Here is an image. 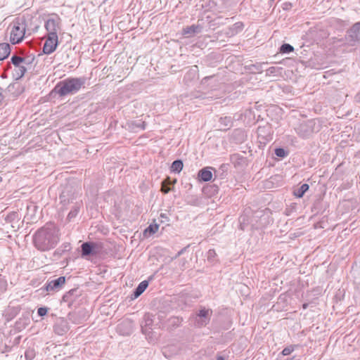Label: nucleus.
Masks as SVG:
<instances>
[{"label":"nucleus","instance_id":"obj_27","mask_svg":"<svg viewBox=\"0 0 360 360\" xmlns=\"http://www.w3.org/2000/svg\"><path fill=\"white\" fill-rule=\"evenodd\" d=\"M79 209H80V207L79 205H75L72 207V209L70 210V212H69L68 215V218L69 219H71L74 217H75L79 212Z\"/></svg>","mask_w":360,"mask_h":360},{"label":"nucleus","instance_id":"obj_7","mask_svg":"<svg viewBox=\"0 0 360 360\" xmlns=\"http://www.w3.org/2000/svg\"><path fill=\"white\" fill-rule=\"evenodd\" d=\"M65 283V277L60 276L54 280L48 281L44 286V289L49 292L59 291Z\"/></svg>","mask_w":360,"mask_h":360},{"label":"nucleus","instance_id":"obj_43","mask_svg":"<svg viewBox=\"0 0 360 360\" xmlns=\"http://www.w3.org/2000/svg\"><path fill=\"white\" fill-rule=\"evenodd\" d=\"M1 181V177H0V181Z\"/></svg>","mask_w":360,"mask_h":360},{"label":"nucleus","instance_id":"obj_20","mask_svg":"<svg viewBox=\"0 0 360 360\" xmlns=\"http://www.w3.org/2000/svg\"><path fill=\"white\" fill-rule=\"evenodd\" d=\"M11 52V47L8 43L0 44V60L6 58Z\"/></svg>","mask_w":360,"mask_h":360},{"label":"nucleus","instance_id":"obj_2","mask_svg":"<svg viewBox=\"0 0 360 360\" xmlns=\"http://www.w3.org/2000/svg\"><path fill=\"white\" fill-rule=\"evenodd\" d=\"M86 79L83 77H69L60 81L54 86L51 94H58L60 97L72 95L84 87Z\"/></svg>","mask_w":360,"mask_h":360},{"label":"nucleus","instance_id":"obj_41","mask_svg":"<svg viewBox=\"0 0 360 360\" xmlns=\"http://www.w3.org/2000/svg\"><path fill=\"white\" fill-rule=\"evenodd\" d=\"M1 77H2V78H6V75H4V74H3V75H1Z\"/></svg>","mask_w":360,"mask_h":360},{"label":"nucleus","instance_id":"obj_31","mask_svg":"<svg viewBox=\"0 0 360 360\" xmlns=\"http://www.w3.org/2000/svg\"><path fill=\"white\" fill-rule=\"evenodd\" d=\"M239 221H240V227L242 230H244L245 229V226L247 225V222H246V220H245V216H242L240 217L239 219Z\"/></svg>","mask_w":360,"mask_h":360},{"label":"nucleus","instance_id":"obj_13","mask_svg":"<svg viewBox=\"0 0 360 360\" xmlns=\"http://www.w3.org/2000/svg\"><path fill=\"white\" fill-rule=\"evenodd\" d=\"M26 65H22L18 66H14L12 71V76L15 80H19L21 79L27 71Z\"/></svg>","mask_w":360,"mask_h":360},{"label":"nucleus","instance_id":"obj_12","mask_svg":"<svg viewBox=\"0 0 360 360\" xmlns=\"http://www.w3.org/2000/svg\"><path fill=\"white\" fill-rule=\"evenodd\" d=\"M243 29V24L241 22H237L229 26L228 31H226V36L233 37L238 33L242 32Z\"/></svg>","mask_w":360,"mask_h":360},{"label":"nucleus","instance_id":"obj_40","mask_svg":"<svg viewBox=\"0 0 360 360\" xmlns=\"http://www.w3.org/2000/svg\"><path fill=\"white\" fill-rule=\"evenodd\" d=\"M307 304H303V308H304V309H306V308H307Z\"/></svg>","mask_w":360,"mask_h":360},{"label":"nucleus","instance_id":"obj_26","mask_svg":"<svg viewBox=\"0 0 360 360\" xmlns=\"http://www.w3.org/2000/svg\"><path fill=\"white\" fill-rule=\"evenodd\" d=\"M294 48L289 44H284L280 48V51L283 53H289L293 51Z\"/></svg>","mask_w":360,"mask_h":360},{"label":"nucleus","instance_id":"obj_22","mask_svg":"<svg viewBox=\"0 0 360 360\" xmlns=\"http://www.w3.org/2000/svg\"><path fill=\"white\" fill-rule=\"evenodd\" d=\"M309 186L307 184H303L300 188L293 191L294 195L297 198H302L304 194L308 191Z\"/></svg>","mask_w":360,"mask_h":360},{"label":"nucleus","instance_id":"obj_35","mask_svg":"<svg viewBox=\"0 0 360 360\" xmlns=\"http://www.w3.org/2000/svg\"><path fill=\"white\" fill-rule=\"evenodd\" d=\"M3 92H4V89L0 87V103L2 102V101L4 98V96L3 95Z\"/></svg>","mask_w":360,"mask_h":360},{"label":"nucleus","instance_id":"obj_19","mask_svg":"<svg viewBox=\"0 0 360 360\" xmlns=\"http://www.w3.org/2000/svg\"><path fill=\"white\" fill-rule=\"evenodd\" d=\"M210 168H203L198 172V177L203 181H209L212 178V173Z\"/></svg>","mask_w":360,"mask_h":360},{"label":"nucleus","instance_id":"obj_5","mask_svg":"<svg viewBox=\"0 0 360 360\" xmlns=\"http://www.w3.org/2000/svg\"><path fill=\"white\" fill-rule=\"evenodd\" d=\"M60 22L61 20L58 15L51 14L44 24L47 35L58 36V32L60 30Z\"/></svg>","mask_w":360,"mask_h":360},{"label":"nucleus","instance_id":"obj_4","mask_svg":"<svg viewBox=\"0 0 360 360\" xmlns=\"http://www.w3.org/2000/svg\"><path fill=\"white\" fill-rule=\"evenodd\" d=\"M320 128L321 125L319 122L316 120H309L300 123L296 129V131L300 136L307 139L314 132H318Z\"/></svg>","mask_w":360,"mask_h":360},{"label":"nucleus","instance_id":"obj_3","mask_svg":"<svg viewBox=\"0 0 360 360\" xmlns=\"http://www.w3.org/2000/svg\"><path fill=\"white\" fill-rule=\"evenodd\" d=\"M10 41L13 44H19L24 39L26 32L25 20L22 18L15 20L11 25Z\"/></svg>","mask_w":360,"mask_h":360},{"label":"nucleus","instance_id":"obj_38","mask_svg":"<svg viewBox=\"0 0 360 360\" xmlns=\"http://www.w3.org/2000/svg\"><path fill=\"white\" fill-rule=\"evenodd\" d=\"M220 175H222V173ZM214 176L215 177L219 176V171L214 170Z\"/></svg>","mask_w":360,"mask_h":360},{"label":"nucleus","instance_id":"obj_42","mask_svg":"<svg viewBox=\"0 0 360 360\" xmlns=\"http://www.w3.org/2000/svg\"><path fill=\"white\" fill-rule=\"evenodd\" d=\"M162 352H163L164 355H165V356H166V354H165V351H163Z\"/></svg>","mask_w":360,"mask_h":360},{"label":"nucleus","instance_id":"obj_36","mask_svg":"<svg viewBox=\"0 0 360 360\" xmlns=\"http://www.w3.org/2000/svg\"><path fill=\"white\" fill-rule=\"evenodd\" d=\"M63 246H64V250H69L71 248L70 243H65V244H63Z\"/></svg>","mask_w":360,"mask_h":360},{"label":"nucleus","instance_id":"obj_6","mask_svg":"<svg viewBox=\"0 0 360 360\" xmlns=\"http://www.w3.org/2000/svg\"><path fill=\"white\" fill-rule=\"evenodd\" d=\"M192 321L198 327L206 326L210 321V311L203 308L200 309L193 318Z\"/></svg>","mask_w":360,"mask_h":360},{"label":"nucleus","instance_id":"obj_34","mask_svg":"<svg viewBox=\"0 0 360 360\" xmlns=\"http://www.w3.org/2000/svg\"><path fill=\"white\" fill-rule=\"evenodd\" d=\"M216 253H215V251L214 250H210L208 252H207V258L209 260H211L212 259L214 256H215Z\"/></svg>","mask_w":360,"mask_h":360},{"label":"nucleus","instance_id":"obj_14","mask_svg":"<svg viewBox=\"0 0 360 360\" xmlns=\"http://www.w3.org/2000/svg\"><path fill=\"white\" fill-rule=\"evenodd\" d=\"M201 30V27L198 25H192L184 27L182 30V34L187 37L193 36L195 34L199 33Z\"/></svg>","mask_w":360,"mask_h":360},{"label":"nucleus","instance_id":"obj_21","mask_svg":"<svg viewBox=\"0 0 360 360\" xmlns=\"http://www.w3.org/2000/svg\"><path fill=\"white\" fill-rule=\"evenodd\" d=\"M159 229L158 224H150L143 231V236L145 237H150L155 233Z\"/></svg>","mask_w":360,"mask_h":360},{"label":"nucleus","instance_id":"obj_15","mask_svg":"<svg viewBox=\"0 0 360 360\" xmlns=\"http://www.w3.org/2000/svg\"><path fill=\"white\" fill-rule=\"evenodd\" d=\"M94 248H95V244L93 243H89V242L84 243L81 246L82 257H86V256L93 255Z\"/></svg>","mask_w":360,"mask_h":360},{"label":"nucleus","instance_id":"obj_39","mask_svg":"<svg viewBox=\"0 0 360 360\" xmlns=\"http://www.w3.org/2000/svg\"><path fill=\"white\" fill-rule=\"evenodd\" d=\"M217 360H224V358L223 356H218L217 357Z\"/></svg>","mask_w":360,"mask_h":360},{"label":"nucleus","instance_id":"obj_24","mask_svg":"<svg viewBox=\"0 0 360 360\" xmlns=\"http://www.w3.org/2000/svg\"><path fill=\"white\" fill-rule=\"evenodd\" d=\"M184 167L182 160H174L171 166V169L173 172L180 173Z\"/></svg>","mask_w":360,"mask_h":360},{"label":"nucleus","instance_id":"obj_25","mask_svg":"<svg viewBox=\"0 0 360 360\" xmlns=\"http://www.w3.org/2000/svg\"><path fill=\"white\" fill-rule=\"evenodd\" d=\"M170 180L169 178L167 177L162 182L161 186V191L163 193H168L171 191V188L169 187Z\"/></svg>","mask_w":360,"mask_h":360},{"label":"nucleus","instance_id":"obj_1","mask_svg":"<svg viewBox=\"0 0 360 360\" xmlns=\"http://www.w3.org/2000/svg\"><path fill=\"white\" fill-rule=\"evenodd\" d=\"M58 241V230L53 224H46L38 229L33 236L34 247L38 250L43 252L54 248Z\"/></svg>","mask_w":360,"mask_h":360},{"label":"nucleus","instance_id":"obj_16","mask_svg":"<svg viewBox=\"0 0 360 360\" xmlns=\"http://www.w3.org/2000/svg\"><path fill=\"white\" fill-rule=\"evenodd\" d=\"M148 286V282L147 281H141L134 290L133 294L131 295V298L136 299L139 297L146 290Z\"/></svg>","mask_w":360,"mask_h":360},{"label":"nucleus","instance_id":"obj_10","mask_svg":"<svg viewBox=\"0 0 360 360\" xmlns=\"http://www.w3.org/2000/svg\"><path fill=\"white\" fill-rule=\"evenodd\" d=\"M54 332L58 335H63L69 330L68 322L64 319L58 320L54 325Z\"/></svg>","mask_w":360,"mask_h":360},{"label":"nucleus","instance_id":"obj_18","mask_svg":"<svg viewBox=\"0 0 360 360\" xmlns=\"http://www.w3.org/2000/svg\"><path fill=\"white\" fill-rule=\"evenodd\" d=\"M11 60L13 67L22 65H30L31 63V61L27 60V58L17 55H13L11 57Z\"/></svg>","mask_w":360,"mask_h":360},{"label":"nucleus","instance_id":"obj_23","mask_svg":"<svg viewBox=\"0 0 360 360\" xmlns=\"http://www.w3.org/2000/svg\"><path fill=\"white\" fill-rule=\"evenodd\" d=\"M130 127L131 130L136 131V129L144 130L146 129V123L145 122L139 120L136 121H133L130 124Z\"/></svg>","mask_w":360,"mask_h":360},{"label":"nucleus","instance_id":"obj_33","mask_svg":"<svg viewBox=\"0 0 360 360\" xmlns=\"http://www.w3.org/2000/svg\"><path fill=\"white\" fill-rule=\"evenodd\" d=\"M76 292V289H72L68 292H67L65 295H63V300L64 301H68L69 297L74 294V292Z\"/></svg>","mask_w":360,"mask_h":360},{"label":"nucleus","instance_id":"obj_30","mask_svg":"<svg viewBox=\"0 0 360 360\" xmlns=\"http://www.w3.org/2000/svg\"><path fill=\"white\" fill-rule=\"evenodd\" d=\"M170 322L172 325L178 326L182 322V319L179 317H172L170 319Z\"/></svg>","mask_w":360,"mask_h":360},{"label":"nucleus","instance_id":"obj_37","mask_svg":"<svg viewBox=\"0 0 360 360\" xmlns=\"http://www.w3.org/2000/svg\"><path fill=\"white\" fill-rule=\"evenodd\" d=\"M355 100H356V101L360 103V91L355 96Z\"/></svg>","mask_w":360,"mask_h":360},{"label":"nucleus","instance_id":"obj_32","mask_svg":"<svg viewBox=\"0 0 360 360\" xmlns=\"http://www.w3.org/2000/svg\"><path fill=\"white\" fill-rule=\"evenodd\" d=\"M48 312V309L46 307H39L37 310V314L39 316H45Z\"/></svg>","mask_w":360,"mask_h":360},{"label":"nucleus","instance_id":"obj_28","mask_svg":"<svg viewBox=\"0 0 360 360\" xmlns=\"http://www.w3.org/2000/svg\"><path fill=\"white\" fill-rule=\"evenodd\" d=\"M294 349H295V346L290 345V346L285 347L283 349L281 353L283 356H287V355L290 354L294 351Z\"/></svg>","mask_w":360,"mask_h":360},{"label":"nucleus","instance_id":"obj_11","mask_svg":"<svg viewBox=\"0 0 360 360\" xmlns=\"http://www.w3.org/2000/svg\"><path fill=\"white\" fill-rule=\"evenodd\" d=\"M246 136H247L243 130L237 129L233 131L230 139L236 143H241L246 140Z\"/></svg>","mask_w":360,"mask_h":360},{"label":"nucleus","instance_id":"obj_17","mask_svg":"<svg viewBox=\"0 0 360 360\" xmlns=\"http://www.w3.org/2000/svg\"><path fill=\"white\" fill-rule=\"evenodd\" d=\"M198 68L197 66L192 67L185 75L184 81L188 84L192 80L197 77Z\"/></svg>","mask_w":360,"mask_h":360},{"label":"nucleus","instance_id":"obj_29","mask_svg":"<svg viewBox=\"0 0 360 360\" xmlns=\"http://www.w3.org/2000/svg\"><path fill=\"white\" fill-rule=\"evenodd\" d=\"M275 154L280 158H284L286 156L287 153L283 148H276L275 150Z\"/></svg>","mask_w":360,"mask_h":360},{"label":"nucleus","instance_id":"obj_8","mask_svg":"<svg viewBox=\"0 0 360 360\" xmlns=\"http://www.w3.org/2000/svg\"><path fill=\"white\" fill-rule=\"evenodd\" d=\"M347 40L351 46H356L360 42V22L354 24L348 31Z\"/></svg>","mask_w":360,"mask_h":360},{"label":"nucleus","instance_id":"obj_9","mask_svg":"<svg viewBox=\"0 0 360 360\" xmlns=\"http://www.w3.org/2000/svg\"><path fill=\"white\" fill-rule=\"evenodd\" d=\"M58 44V36L53 37L51 35H47V38L44 42L43 46V52L45 54H50L53 53Z\"/></svg>","mask_w":360,"mask_h":360}]
</instances>
